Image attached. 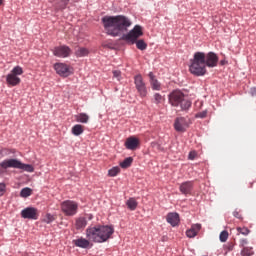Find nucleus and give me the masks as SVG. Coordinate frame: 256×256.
<instances>
[{
  "instance_id": "1",
  "label": "nucleus",
  "mask_w": 256,
  "mask_h": 256,
  "mask_svg": "<svg viewBox=\"0 0 256 256\" xmlns=\"http://www.w3.org/2000/svg\"><path fill=\"white\" fill-rule=\"evenodd\" d=\"M219 57L215 52H195L193 59L190 60L189 71L196 77H203L207 73V67H217Z\"/></svg>"
},
{
  "instance_id": "2",
  "label": "nucleus",
  "mask_w": 256,
  "mask_h": 256,
  "mask_svg": "<svg viewBox=\"0 0 256 256\" xmlns=\"http://www.w3.org/2000/svg\"><path fill=\"white\" fill-rule=\"evenodd\" d=\"M102 23L106 33L112 37H119L120 33H125L132 25L131 20L124 15L104 16Z\"/></svg>"
},
{
  "instance_id": "3",
  "label": "nucleus",
  "mask_w": 256,
  "mask_h": 256,
  "mask_svg": "<svg viewBox=\"0 0 256 256\" xmlns=\"http://www.w3.org/2000/svg\"><path fill=\"white\" fill-rule=\"evenodd\" d=\"M143 35V29L141 26L136 25L134 28L127 34H123L121 37V41H126V43H131V45H134L136 43L137 49L140 51H145L147 49V43H145L144 40H138L139 37H142Z\"/></svg>"
},
{
  "instance_id": "4",
  "label": "nucleus",
  "mask_w": 256,
  "mask_h": 256,
  "mask_svg": "<svg viewBox=\"0 0 256 256\" xmlns=\"http://www.w3.org/2000/svg\"><path fill=\"white\" fill-rule=\"evenodd\" d=\"M168 101L172 107H180L181 111H189L191 109V102L185 98V94L180 90H174L168 96Z\"/></svg>"
},
{
  "instance_id": "5",
  "label": "nucleus",
  "mask_w": 256,
  "mask_h": 256,
  "mask_svg": "<svg viewBox=\"0 0 256 256\" xmlns=\"http://www.w3.org/2000/svg\"><path fill=\"white\" fill-rule=\"evenodd\" d=\"M0 167L2 169H22L23 171H27L28 173H33V171H35V168H33L32 165L24 164L17 159L4 160L0 163Z\"/></svg>"
},
{
  "instance_id": "6",
  "label": "nucleus",
  "mask_w": 256,
  "mask_h": 256,
  "mask_svg": "<svg viewBox=\"0 0 256 256\" xmlns=\"http://www.w3.org/2000/svg\"><path fill=\"white\" fill-rule=\"evenodd\" d=\"M95 227L99 243L109 241V239H111V235L115 233V230L109 225H95Z\"/></svg>"
},
{
  "instance_id": "7",
  "label": "nucleus",
  "mask_w": 256,
  "mask_h": 256,
  "mask_svg": "<svg viewBox=\"0 0 256 256\" xmlns=\"http://www.w3.org/2000/svg\"><path fill=\"white\" fill-rule=\"evenodd\" d=\"M19 75H23V68L21 66H15L6 76L7 85H9V87H17V85L21 83Z\"/></svg>"
},
{
  "instance_id": "8",
  "label": "nucleus",
  "mask_w": 256,
  "mask_h": 256,
  "mask_svg": "<svg viewBox=\"0 0 256 256\" xmlns=\"http://www.w3.org/2000/svg\"><path fill=\"white\" fill-rule=\"evenodd\" d=\"M79 209V204L75 201L66 200L61 203V211L66 215V217H73L77 215V211Z\"/></svg>"
},
{
  "instance_id": "9",
  "label": "nucleus",
  "mask_w": 256,
  "mask_h": 256,
  "mask_svg": "<svg viewBox=\"0 0 256 256\" xmlns=\"http://www.w3.org/2000/svg\"><path fill=\"white\" fill-rule=\"evenodd\" d=\"M54 70L60 77H69V75H73V68L65 63H55Z\"/></svg>"
},
{
  "instance_id": "10",
  "label": "nucleus",
  "mask_w": 256,
  "mask_h": 256,
  "mask_svg": "<svg viewBox=\"0 0 256 256\" xmlns=\"http://www.w3.org/2000/svg\"><path fill=\"white\" fill-rule=\"evenodd\" d=\"M134 84L140 97H147V86L145 85L143 76H141V74L134 77Z\"/></svg>"
},
{
  "instance_id": "11",
  "label": "nucleus",
  "mask_w": 256,
  "mask_h": 256,
  "mask_svg": "<svg viewBox=\"0 0 256 256\" xmlns=\"http://www.w3.org/2000/svg\"><path fill=\"white\" fill-rule=\"evenodd\" d=\"M93 219L92 214H86L85 216H80L75 220V228L77 231H81L87 227V223Z\"/></svg>"
},
{
  "instance_id": "12",
  "label": "nucleus",
  "mask_w": 256,
  "mask_h": 256,
  "mask_svg": "<svg viewBox=\"0 0 256 256\" xmlns=\"http://www.w3.org/2000/svg\"><path fill=\"white\" fill-rule=\"evenodd\" d=\"M174 129L178 133H185V131L189 129V122L185 119V117H178L175 119Z\"/></svg>"
},
{
  "instance_id": "13",
  "label": "nucleus",
  "mask_w": 256,
  "mask_h": 256,
  "mask_svg": "<svg viewBox=\"0 0 256 256\" xmlns=\"http://www.w3.org/2000/svg\"><path fill=\"white\" fill-rule=\"evenodd\" d=\"M21 217L23 219L37 220L39 219V211L37 208L27 207L21 211Z\"/></svg>"
},
{
  "instance_id": "14",
  "label": "nucleus",
  "mask_w": 256,
  "mask_h": 256,
  "mask_svg": "<svg viewBox=\"0 0 256 256\" xmlns=\"http://www.w3.org/2000/svg\"><path fill=\"white\" fill-rule=\"evenodd\" d=\"M53 55H55V57L65 59L71 55V48L66 45L55 47L53 49Z\"/></svg>"
},
{
  "instance_id": "15",
  "label": "nucleus",
  "mask_w": 256,
  "mask_h": 256,
  "mask_svg": "<svg viewBox=\"0 0 256 256\" xmlns=\"http://www.w3.org/2000/svg\"><path fill=\"white\" fill-rule=\"evenodd\" d=\"M86 239H89L91 243H99V235L97 234L96 226H89L85 231Z\"/></svg>"
},
{
  "instance_id": "16",
  "label": "nucleus",
  "mask_w": 256,
  "mask_h": 256,
  "mask_svg": "<svg viewBox=\"0 0 256 256\" xmlns=\"http://www.w3.org/2000/svg\"><path fill=\"white\" fill-rule=\"evenodd\" d=\"M73 245L76 247H80V249H91L93 247V243H91V240L89 238H77L72 241Z\"/></svg>"
},
{
  "instance_id": "17",
  "label": "nucleus",
  "mask_w": 256,
  "mask_h": 256,
  "mask_svg": "<svg viewBox=\"0 0 256 256\" xmlns=\"http://www.w3.org/2000/svg\"><path fill=\"white\" fill-rule=\"evenodd\" d=\"M179 189L182 195H191V193H193V182H183L182 184H180Z\"/></svg>"
},
{
  "instance_id": "18",
  "label": "nucleus",
  "mask_w": 256,
  "mask_h": 256,
  "mask_svg": "<svg viewBox=\"0 0 256 256\" xmlns=\"http://www.w3.org/2000/svg\"><path fill=\"white\" fill-rule=\"evenodd\" d=\"M139 139L136 137H129L126 139L125 147L126 149H129L130 151H135L137 147H139Z\"/></svg>"
},
{
  "instance_id": "19",
  "label": "nucleus",
  "mask_w": 256,
  "mask_h": 256,
  "mask_svg": "<svg viewBox=\"0 0 256 256\" xmlns=\"http://www.w3.org/2000/svg\"><path fill=\"white\" fill-rule=\"evenodd\" d=\"M167 223H169L172 227H177L179 225V214L176 212H170L166 216Z\"/></svg>"
},
{
  "instance_id": "20",
  "label": "nucleus",
  "mask_w": 256,
  "mask_h": 256,
  "mask_svg": "<svg viewBox=\"0 0 256 256\" xmlns=\"http://www.w3.org/2000/svg\"><path fill=\"white\" fill-rule=\"evenodd\" d=\"M148 77L150 79V85L154 91H161V83H159V80L155 78V75L153 72H150L148 74Z\"/></svg>"
},
{
  "instance_id": "21",
  "label": "nucleus",
  "mask_w": 256,
  "mask_h": 256,
  "mask_svg": "<svg viewBox=\"0 0 256 256\" xmlns=\"http://www.w3.org/2000/svg\"><path fill=\"white\" fill-rule=\"evenodd\" d=\"M201 231V224L192 225L191 229L186 231L187 237L193 239V237H197V233Z\"/></svg>"
},
{
  "instance_id": "22",
  "label": "nucleus",
  "mask_w": 256,
  "mask_h": 256,
  "mask_svg": "<svg viewBox=\"0 0 256 256\" xmlns=\"http://www.w3.org/2000/svg\"><path fill=\"white\" fill-rule=\"evenodd\" d=\"M68 3L69 0H56L54 9H56V11H62V9H66Z\"/></svg>"
},
{
  "instance_id": "23",
  "label": "nucleus",
  "mask_w": 256,
  "mask_h": 256,
  "mask_svg": "<svg viewBox=\"0 0 256 256\" xmlns=\"http://www.w3.org/2000/svg\"><path fill=\"white\" fill-rule=\"evenodd\" d=\"M77 123H89V115L86 113H80L75 116Z\"/></svg>"
},
{
  "instance_id": "24",
  "label": "nucleus",
  "mask_w": 256,
  "mask_h": 256,
  "mask_svg": "<svg viewBox=\"0 0 256 256\" xmlns=\"http://www.w3.org/2000/svg\"><path fill=\"white\" fill-rule=\"evenodd\" d=\"M83 126L80 124H76L72 127V134L76 137H79V135H82L83 133Z\"/></svg>"
},
{
  "instance_id": "25",
  "label": "nucleus",
  "mask_w": 256,
  "mask_h": 256,
  "mask_svg": "<svg viewBox=\"0 0 256 256\" xmlns=\"http://www.w3.org/2000/svg\"><path fill=\"white\" fill-rule=\"evenodd\" d=\"M126 205L128 209H130V211H135L137 209L138 203L135 198H130L129 200H127Z\"/></svg>"
},
{
  "instance_id": "26",
  "label": "nucleus",
  "mask_w": 256,
  "mask_h": 256,
  "mask_svg": "<svg viewBox=\"0 0 256 256\" xmlns=\"http://www.w3.org/2000/svg\"><path fill=\"white\" fill-rule=\"evenodd\" d=\"M33 190L29 187L23 188L20 192V197L27 199V197H31Z\"/></svg>"
},
{
  "instance_id": "27",
  "label": "nucleus",
  "mask_w": 256,
  "mask_h": 256,
  "mask_svg": "<svg viewBox=\"0 0 256 256\" xmlns=\"http://www.w3.org/2000/svg\"><path fill=\"white\" fill-rule=\"evenodd\" d=\"M76 57H87L89 55V50L87 48H78L75 52Z\"/></svg>"
},
{
  "instance_id": "28",
  "label": "nucleus",
  "mask_w": 256,
  "mask_h": 256,
  "mask_svg": "<svg viewBox=\"0 0 256 256\" xmlns=\"http://www.w3.org/2000/svg\"><path fill=\"white\" fill-rule=\"evenodd\" d=\"M132 163V157L125 158L124 161L120 163V167H122V169H128V167H131Z\"/></svg>"
},
{
  "instance_id": "29",
  "label": "nucleus",
  "mask_w": 256,
  "mask_h": 256,
  "mask_svg": "<svg viewBox=\"0 0 256 256\" xmlns=\"http://www.w3.org/2000/svg\"><path fill=\"white\" fill-rule=\"evenodd\" d=\"M121 173V168L119 167H113L108 171L109 177H117Z\"/></svg>"
},
{
  "instance_id": "30",
  "label": "nucleus",
  "mask_w": 256,
  "mask_h": 256,
  "mask_svg": "<svg viewBox=\"0 0 256 256\" xmlns=\"http://www.w3.org/2000/svg\"><path fill=\"white\" fill-rule=\"evenodd\" d=\"M242 256H251L253 255V248L251 247H244L241 251Z\"/></svg>"
},
{
  "instance_id": "31",
  "label": "nucleus",
  "mask_w": 256,
  "mask_h": 256,
  "mask_svg": "<svg viewBox=\"0 0 256 256\" xmlns=\"http://www.w3.org/2000/svg\"><path fill=\"white\" fill-rule=\"evenodd\" d=\"M227 239H229V232H227L226 230L222 231L220 233V241L222 243H225V241H227Z\"/></svg>"
},
{
  "instance_id": "32",
  "label": "nucleus",
  "mask_w": 256,
  "mask_h": 256,
  "mask_svg": "<svg viewBox=\"0 0 256 256\" xmlns=\"http://www.w3.org/2000/svg\"><path fill=\"white\" fill-rule=\"evenodd\" d=\"M237 231L238 233H241V235H248L249 233H251V231L247 227H243V228L238 227Z\"/></svg>"
},
{
  "instance_id": "33",
  "label": "nucleus",
  "mask_w": 256,
  "mask_h": 256,
  "mask_svg": "<svg viewBox=\"0 0 256 256\" xmlns=\"http://www.w3.org/2000/svg\"><path fill=\"white\" fill-rule=\"evenodd\" d=\"M154 101L156 105H159V103H163V96H161V94L159 93L154 94Z\"/></svg>"
},
{
  "instance_id": "34",
  "label": "nucleus",
  "mask_w": 256,
  "mask_h": 256,
  "mask_svg": "<svg viewBox=\"0 0 256 256\" xmlns=\"http://www.w3.org/2000/svg\"><path fill=\"white\" fill-rule=\"evenodd\" d=\"M44 221L45 223H53V221H55V216L51 214H47Z\"/></svg>"
},
{
  "instance_id": "35",
  "label": "nucleus",
  "mask_w": 256,
  "mask_h": 256,
  "mask_svg": "<svg viewBox=\"0 0 256 256\" xmlns=\"http://www.w3.org/2000/svg\"><path fill=\"white\" fill-rule=\"evenodd\" d=\"M196 117L198 119H205V117H207V111H202L196 114Z\"/></svg>"
},
{
  "instance_id": "36",
  "label": "nucleus",
  "mask_w": 256,
  "mask_h": 256,
  "mask_svg": "<svg viewBox=\"0 0 256 256\" xmlns=\"http://www.w3.org/2000/svg\"><path fill=\"white\" fill-rule=\"evenodd\" d=\"M113 76H114L118 81H121V71H119V70H114V71H113Z\"/></svg>"
},
{
  "instance_id": "37",
  "label": "nucleus",
  "mask_w": 256,
  "mask_h": 256,
  "mask_svg": "<svg viewBox=\"0 0 256 256\" xmlns=\"http://www.w3.org/2000/svg\"><path fill=\"white\" fill-rule=\"evenodd\" d=\"M6 186L4 183H0V197H3L5 195Z\"/></svg>"
},
{
  "instance_id": "38",
  "label": "nucleus",
  "mask_w": 256,
  "mask_h": 256,
  "mask_svg": "<svg viewBox=\"0 0 256 256\" xmlns=\"http://www.w3.org/2000/svg\"><path fill=\"white\" fill-rule=\"evenodd\" d=\"M197 157V152L195 151H191L189 153L188 159H190L191 161H193V159H195Z\"/></svg>"
},
{
  "instance_id": "39",
  "label": "nucleus",
  "mask_w": 256,
  "mask_h": 256,
  "mask_svg": "<svg viewBox=\"0 0 256 256\" xmlns=\"http://www.w3.org/2000/svg\"><path fill=\"white\" fill-rule=\"evenodd\" d=\"M224 249H226V251H233V244L232 243H229L227 244Z\"/></svg>"
},
{
  "instance_id": "40",
  "label": "nucleus",
  "mask_w": 256,
  "mask_h": 256,
  "mask_svg": "<svg viewBox=\"0 0 256 256\" xmlns=\"http://www.w3.org/2000/svg\"><path fill=\"white\" fill-rule=\"evenodd\" d=\"M233 215H234V217H236V219H242L241 213H239V211H237V210H235V211L233 212Z\"/></svg>"
},
{
  "instance_id": "41",
  "label": "nucleus",
  "mask_w": 256,
  "mask_h": 256,
  "mask_svg": "<svg viewBox=\"0 0 256 256\" xmlns=\"http://www.w3.org/2000/svg\"><path fill=\"white\" fill-rule=\"evenodd\" d=\"M247 243H248L247 239L240 240V247H243V249H244L245 245H247Z\"/></svg>"
},
{
  "instance_id": "42",
  "label": "nucleus",
  "mask_w": 256,
  "mask_h": 256,
  "mask_svg": "<svg viewBox=\"0 0 256 256\" xmlns=\"http://www.w3.org/2000/svg\"><path fill=\"white\" fill-rule=\"evenodd\" d=\"M3 4V0H0V5H2Z\"/></svg>"
}]
</instances>
